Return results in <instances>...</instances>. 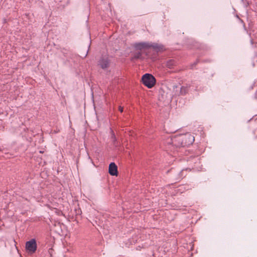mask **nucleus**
Instances as JSON below:
<instances>
[{"instance_id":"1","label":"nucleus","mask_w":257,"mask_h":257,"mask_svg":"<svg viewBox=\"0 0 257 257\" xmlns=\"http://www.w3.org/2000/svg\"><path fill=\"white\" fill-rule=\"evenodd\" d=\"M142 81L143 83L149 88L154 86L156 82L155 77L148 73H146L142 76Z\"/></svg>"},{"instance_id":"2","label":"nucleus","mask_w":257,"mask_h":257,"mask_svg":"<svg viewBox=\"0 0 257 257\" xmlns=\"http://www.w3.org/2000/svg\"><path fill=\"white\" fill-rule=\"evenodd\" d=\"M168 144H172L173 145L177 147H183V140L181 135L174 136L173 138L169 139L167 142Z\"/></svg>"},{"instance_id":"3","label":"nucleus","mask_w":257,"mask_h":257,"mask_svg":"<svg viewBox=\"0 0 257 257\" xmlns=\"http://www.w3.org/2000/svg\"><path fill=\"white\" fill-rule=\"evenodd\" d=\"M26 249L29 253H33L37 249V244L35 239H32L26 242Z\"/></svg>"},{"instance_id":"4","label":"nucleus","mask_w":257,"mask_h":257,"mask_svg":"<svg viewBox=\"0 0 257 257\" xmlns=\"http://www.w3.org/2000/svg\"><path fill=\"white\" fill-rule=\"evenodd\" d=\"M183 147L191 145L194 141V137L189 133L185 135H181Z\"/></svg>"},{"instance_id":"5","label":"nucleus","mask_w":257,"mask_h":257,"mask_svg":"<svg viewBox=\"0 0 257 257\" xmlns=\"http://www.w3.org/2000/svg\"><path fill=\"white\" fill-rule=\"evenodd\" d=\"M109 173L112 176H117V167L114 163H111L109 165Z\"/></svg>"},{"instance_id":"6","label":"nucleus","mask_w":257,"mask_h":257,"mask_svg":"<svg viewBox=\"0 0 257 257\" xmlns=\"http://www.w3.org/2000/svg\"><path fill=\"white\" fill-rule=\"evenodd\" d=\"M109 62L107 58H102L99 61V65L102 69H105L109 66Z\"/></svg>"},{"instance_id":"7","label":"nucleus","mask_w":257,"mask_h":257,"mask_svg":"<svg viewBox=\"0 0 257 257\" xmlns=\"http://www.w3.org/2000/svg\"><path fill=\"white\" fill-rule=\"evenodd\" d=\"M150 46V44L145 42L137 43L135 45L136 49L141 50L145 48H148Z\"/></svg>"},{"instance_id":"8","label":"nucleus","mask_w":257,"mask_h":257,"mask_svg":"<svg viewBox=\"0 0 257 257\" xmlns=\"http://www.w3.org/2000/svg\"><path fill=\"white\" fill-rule=\"evenodd\" d=\"M175 64V62L173 60H170L167 62L166 66L169 68H172Z\"/></svg>"},{"instance_id":"9","label":"nucleus","mask_w":257,"mask_h":257,"mask_svg":"<svg viewBox=\"0 0 257 257\" xmlns=\"http://www.w3.org/2000/svg\"><path fill=\"white\" fill-rule=\"evenodd\" d=\"M152 47L154 49L157 50H160L161 49V46H159V45L157 44H150V46H149V48Z\"/></svg>"},{"instance_id":"10","label":"nucleus","mask_w":257,"mask_h":257,"mask_svg":"<svg viewBox=\"0 0 257 257\" xmlns=\"http://www.w3.org/2000/svg\"><path fill=\"white\" fill-rule=\"evenodd\" d=\"M110 133H111V139H112L113 142H114L116 140V138H115V135H114V133L113 132V131L111 130H110Z\"/></svg>"},{"instance_id":"11","label":"nucleus","mask_w":257,"mask_h":257,"mask_svg":"<svg viewBox=\"0 0 257 257\" xmlns=\"http://www.w3.org/2000/svg\"><path fill=\"white\" fill-rule=\"evenodd\" d=\"M180 93L182 95H184L185 94H186V88H185L184 87H181V89H180Z\"/></svg>"},{"instance_id":"12","label":"nucleus","mask_w":257,"mask_h":257,"mask_svg":"<svg viewBox=\"0 0 257 257\" xmlns=\"http://www.w3.org/2000/svg\"><path fill=\"white\" fill-rule=\"evenodd\" d=\"M141 56V53L139 52L138 53L136 54L134 57L135 58H140Z\"/></svg>"},{"instance_id":"13","label":"nucleus","mask_w":257,"mask_h":257,"mask_svg":"<svg viewBox=\"0 0 257 257\" xmlns=\"http://www.w3.org/2000/svg\"><path fill=\"white\" fill-rule=\"evenodd\" d=\"M119 110L121 112H122L123 111V107H121V106H119Z\"/></svg>"},{"instance_id":"14","label":"nucleus","mask_w":257,"mask_h":257,"mask_svg":"<svg viewBox=\"0 0 257 257\" xmlns=\"http://www.w3.org/2000/svg\"><path fill=\"white\" fill-rule=\"evenodd\" d=\"M47 207H49V208H50V205H47Z\"/></svg>"}]
</instances>
